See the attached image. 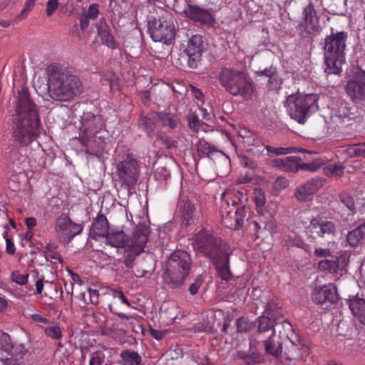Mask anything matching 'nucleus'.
<instances>
[{"label":"nucleus","instance_id":"1","mask_svg":"<svg viewBox=\"0 0 365 365\" xmlns=\"http://www.w3.org/2000/svg\"><path fill=\"white\" fill-rule=\"evenodd\" d=\"M14 119L13 138L21 146H27L41 133V120L37 106L27 88L19 92Z\"/></svg>","mask_w":365,"mask_h":365},{"label":"nucleus","instance_id":"2","mask_svg":"<svg viewBox=\"0 0 365 365\" xmlns=\"http://www.w3.org/2000/svg\"><path fill=\"white\" fill-rule=\"evenodd\" d=\"M48 93L53 101L68 102L80 95L83 85L79 78L58 64L48 68Z\"/></svg>","mask_w":365,"mask_h":365},{"label":"nucleus","instance_id":"3","mask_svg":"<svg viewBox=\"0 0 365 365\" xmlns=\"http://www.w3.org/2000/svg\"><path fill=\"white\" fill-rule=\"evenodd\" d=\"M348 34L346 31L334 32L327 36L324 41V72L327 74H340L341 65L345 62L344 51Z\"/></svg>","mask_w":365,"mask_h":365},{"label":"nucleus","instance_id":"4","mask_svg":"<svg viewBox=\"0 0 365 365\" xmlns=\"http://www.w3.org/2000/svg\"><path fill=\"white\" fill-rule=\"evenodd\" d=\"M192 259L184 250H176L169 257L163 274L165 282L172 289L180 287L190 274Z\"/></svg>","mask_w":365,"mask_h":365},{"label":"nucleus","instance_id":"5","mask_svg":"<svg viewBox=\"0 0 365 365\" xmlns=\"http://www.w3.org/2000/svg\"><path fill=\"white\" fill-rule=\"evenodd\" d=\"M222 87L233 96L251 98L253 87L246 73L231 67L221 68L217 77Z\"/></svg>","mask_w":365,"mask_h":365},{"label":"nucleus","instance_id":"6","mask_svg":"<svg viewBox=\"0 0 365 365\" xmlns=\"http://www.w3.org/2000/svg\"><path fill=\"white\" fill-rule=\"evenodd\" d=\"M319 97L317 94H303L297 92L289 95L285 101L287 111L289 116L301 124L317 110Z\"/></svg>","mask_w":365,"mask_h":365},{"label":"nucleus","instance_id":"7","mask_svg":"<svg viewBox=\"0 0 365 365\" xmlns=\"http://www.w3.org/2000/svg\"><path fill=\"white\" fill-rule=\"evenodd\" d=\"M158 16L148 22L150 37L154 41L170 44L175 36V29L172 14L159 8Z\"/></svg>","mask_w":365,"mask_h":365},{"label":"nucleus","instance_id":"8","mask_svg":"<svg viewBox=\"0 0 365 365\" xmlns=\"http://www.w3.org/2000/svg\"><path fill=\"white\" fill-rule=\"evenodd\" d=\"M192 246L194 250L211 261L228 251L227 245L222 238L215 236L210 231L205 229L195 234Z\"/></svg>","mask_w":365,"mask_h":365},{"label":"nucleus","instance_id":"9","mask_svg":"<svg viewBox=\"0 0 365 365\" xmlns=\"http://www.w3.org/2000/svg\"><path fill=\"white\" fill-rule=\"evenodd\" d=\"M116 171L121 187L130 192L136 185L140 173V164L134 155L124 154L117 163Z\"/></svg>","mask_w":365,"mask_h":365},{"label":"nucleus","instance_id":"10","mask_svg":"<svg viewBox=\"0 0 365 365\" xmlns=\"http://www.w3.org/2000/svg\"><path fill=\"white\" fill-rule=\"evenodd\" d=\"M149 232V227L145 223H140L136 227L131 236L128 248L125 250L128 253L121 261L124 265L123 268L128 270L133 267L135 257L144 251Z\"/></svg>","mask_w":365,"mask_h":365},{"label":"nucleus","instance_id":"11","mask_svg":"<svg viewBox=\"0 0 365 365\" xmlns=\"http://www.w3.org/2000/svg\"><path fill=\"white\" fill-rule=\"evenodd\" d=\"M250 207L247 205H241L240 207H235L230 205L227 200V207L222 205L221 216L222 223L226 227L235 230H240L244 225V221L250 212Z\"/></svg>","mask_w":365,"mask_h":365},{"label":"nucleus","instance_id":"12","mask_svg":"<svg viewBox=\"0 0 365 365\" xmlns=\"http://www.w3.org/2000/svg\"><path fill=\"white\" fill-rule=\"evenodd\" d=\"M289 331L282 332L279 336L275 335L264 341L265 349L268 354L278 356L282 351V345L290 347L292 351L297 349L299 340L294 333L289 334Z\"/></svg>","mask_w":365,"mask_h":365},{"label":"nucleus","instance_id":"13","mask_svg":"<svg viewBox=\"0 0 365 365\" xmlns=\"http://www.w3.org/2000/svg\"><path fill=\"white\" fill-rule=\"evenodd\" d=\"M83 230L81 224L73 222L66 214L61 215L56 221L55 231L61 242L68 243Z\"/></svg>","mask_w":365,"mask_h":365},{"label":"nucleus","instance_id":"14","mask_svg":"<svg viewBox=\"0 0 365 365\" xmlns=\"http://www.w3.org/2000/svg\"><path fill=\"white\" fill-rule=\"evenodd\" d=\"M205 51L203 38L196 34L189 38L185 50L188 56L187 65L190 68H196L201 60L202 52Z\"/></svg>","mask_w":365,"mask_h":365},{"label":"nucleus","instance_id":"15","mask_svg":"<svg viewBox=\"0 0 365 365\" xmlns=\"http://www.w3.org/2000/svg\"><path fill=\"white\" fill-rule=\"evenodd\" d=\"M307 231L313 237H324L326 235L334 236L336 234V225L331 220H324L319 216L312 217Z\"/></svg>","mask_w":365,"mask_h":365},{"label":"nucleus","instance_id":"16","mask_svg":"<svg viewBox=\"0 0 365 365\" xmlns=\"http://www.w3.org/2000/svg\"><path fill=\"white\" fill-rule=\"evenodd\" d=\"M81 133L101 134L105 127V121L101 115L84 112L81 116Z\"/></svg>","mask_w":365,"mask_h":365},{"label":"nucleus","instance_id":"17","mask_svg":"<svg viewBox=\"0 0 365 365\" xmlns=\"http://www.w3.org/2000/svg\"><path fill=\"white\" fill-rule=\"evenodd\" d=\"M345 91L353 102L359 103L365 100V76L349 80Z\"/></svg>","mask_w":365,"mask_h":365},{"label":"nucleus","instance_id":"18","mask_svg":"<svg viewBox=\"0 0 365 365\" xmlns=\"http://www.w3.org/2000/svg\"><path fill=\"white\" fill-rule=\"evenodd\" d=\"M185 13L190 19L200 24L212 26L215 24L214 17L210 11L197 5L188 4Z\"/></svg>","mask_w":365,"mask_h":365},{"label":"nucleus","instance_id":"19","mask_svg":"<svg viewBox=\"0 0 365 365\" xmlns=\"http://www.w3.org/2000/svg\"><path fill=\"white\" fill-rule=\"evenodd\" d=\"M312 300L319 304L325 303L334 304L337 299V294L335 287L331 284L315 288L312 294Z\"/></svg>","mask_w":365,"mask_h":365},{"label":"nucleus","instance_id":"20","mask_svg":"<svg viewBox=\"0 0 365 365\" xmlns=\"http://www.w3.org/2000/svg\"><path fill=\"white\" fill-rule=\"evenodd\" d=\"M321 179H312L304 185H299L294 193L297 200L306 202L311 199L315 192L322 186Z\"/></svg>","mask_w":365,"mask_h":365},{"label":"nucleus","instance_id":"21","mask_svg":"<svg viewBox=\"0 0 365 365\" xmlns=\"http://www.w3.org/2000/svg\"><path fill=\"white\" fill-rule=\"evenodd\" d=\"M109 231V224L106 217L99 212L93 220L89 231V237L93 240L104 237Z\"/></svg>","mask_w":365,"mask_h":365},{"label":"nucleus","instance_id":"22","mask_svg":"<svg viewBox=\"0 0 365 365\" xmlns=\"http://www.w3.org/2000/svg\"><path fill=\"white\" fill-rule=\"evenodd\" d=\"M80 140L81 144L86 147V152L93 153L103 148L105 136L99 134L83 133Z\"/></svg>","mask_w":365,"mask_h":365},{"label":"nucleus","instance_id":"23","mask_svg":"<svg viewBox=\"0 0 365 365\" xmlns=\"http://www.w3.org/2000/svg\"><path fill=\"white\" fill-rule=\"evenodd\" d=\"M297 31L301 40L307 43H312L314 37L321 31L319 24H312L302 21L296 26Z\"/></svg>","mask_w":365,"mask_h":365},{"label":"nucleus","instance_id":"24","mask_svg":"<svg viewBox=\"0 0 365 365\" xmlns=\"http://www.w3.org/2000/svg\"><path fill=\"white\" fill-rule=\"evenodd\" d=\"M258 77L264 76L268 78L267 87L270 91H276L280 88L282 83L276 67L271 66L264 70H259L255 72Z\"/></svg>","mask_w":365,"mask_h":365},{"label":"nucleus","instance_id":"25","mask_svg":"<svg viewBox=\"0 0 365 365\" xmlns=\"http://www.w3.org/2000/svg\"><path fill=\"white\" fill-rule=\"evenodd\" d=\"M212 262L217 269L218 276L225 281H229L232 278V274L230 269V255L228 251L220 257L212 260Z\"/></svg>","mask_w":365,"mask_h":365},{"label":"nucleus","instance_id":"26","mask_svg":"<svg viewBox=\"0 0 365 365\" xmlns=\"http://www.w3.org/2000/svg\"><path fill=\"white\" fill-rule=\"evenodd\" d=\"M180 212L182 215V223L187 226L193 223L196 210V204L188 198H182L179 202Z\"/></svg>","mask_w":365,"mask_h":365},{"label":"nucleus","instance_id":"27","mask_svg":"<svg viewBox=\"0 0 365 365\" xmlns=\"http://www.w3.org/2000/svg\"><path fill=\"white\" fill-rule=\"evenodd\" d=\"M258 329L259 332H265L272 330L273 333L277 331L282 334V329L284 331H292V325L289 321H258Z\"/></svg>","mask_w":365,"mask_h":365},{"label":"nucleus","instance_id":"28","mask_svg":"<svg viewBox=\"0 0 365 365\" xmlns=\"http://www.w3.org/2000/svg\"><path fill=\"white\" fill-rule=\"evenodd\" d=\"M300 158L289 156L285 158H275L269 161V165L273 168H279L284 172H297V160Z\"/></svg>","mask_w":365,"mask_h":365},{"label":"nucleus","instance_id":"29","mask_svg":"<svg viewBox=\"0 0 365 365\" xmlns=\"http://www.w3.org/2000/svg\"><path fill=\"white\" fill-rule=\"evenodd\" d=\"M328 207L335 220L347 222L350 220V214H348L338 197L329 202Z\"/></svg>","mask_w":365,"mask_h":365},{"label":"nucleus","instance_id":"30","mask_svg":"<svg viewBox=\"0 0 365 365\" xmlns=\"http://www.w3.org/2000/svg\"><path fill=\"white\" fill-rule=\"evenodd\" d=\"M104 237L106 239V244L113 247H124L125 250L128 248V244L131 240V237L128 238L123 231H108Z\"/></svg>","mask_w":365,"mask_h":365},{"label":"nucleus","instance_id":"31","mask_svg":"<svg viewBox=\"0 0 365 365\" xmlns=\"http://www.w3.org/2000/svg\"><path fill=\"white\" fill-rule=\"evenodd\" d=\"M346 303L353 316L359 319H365V299L353 296L346 300Z\"/></svg>","mask_w":365,"mask_h":365},{"label":"nucleus","instance_id":"32","mask_svg":"<svg viewBox=\"0 0 365 365\" xmlns=\"http://www.w3.org/2000/svg\"><path fill=\"white\" fill-rule=\"evenodd\" d=\"M158 112H152L146 115H142L138 119V125L140 129L147 133L148 135H151L155 129L158 119Z\"/></svg>","mask_w":365,"mask_h":365},{"label":"nucleus","instance_id":"33","mask_svg":"<svg viewBox=\"0 0 365 365\" xmlns=\"http://www.w3.org/2000/svg\"><path fill=\"white\" fill-rule=\"evenodd\" d=\"M284 316L281 307L275 302H271L266 305L262 315L256 319H278Z\"/></svg>","mask_w":365,"mask_h":365},{"label":"nucleus","instance_id":"34","mask_svg":"<svg viewBox=\"0 0 365 365\" xmlns=\"http://www.w3.org/2000/svg\"><path fill=\"white\" fill-rule=\"evenodd\" d=\"M197 151L200 158L207 156L212 158L217 153H222L215 145L209 143L204 139L199 140L197 144Z\"/></svg>","mask_w":365,"mask_h":365},{"label":"nucleus","instance_id":"35","mask_svg":"<svg viewBox=\"0 0 365 365\" xmlns=\"http://www.w3.org/2000/svg\"><path fill=\"white\" fill-rule=\"evenodd\" d=\"M345 261V257L340 256L335 259H323L317 263L318 269L321 271H327L329 273H336L339 268L341 260Z\"/></svg>","mask_w":365,"mask_h":365},{"label":"nucleus","instance_id":"36","mask_svg":"<svg viewBox=\"0 0 365 365\" xmlns=\"http://www.w3.org/2000/svg\"><path fill=\"white\" fill-rule=\"evenodd\" d=\"M229 196L225 199V202L227 205V200L230 202V205H233L235 207H240L241 205H247V195L242 191H233L228 194Z\"/></svg>","mask_w":365,"mask_h":365},{"label":"nucleus","instance_id":"37","mask_svg":"<svg viewBox=\"0 0 365 365\" xmlns=\"http://www.w3.org/2000/svg\"><path fill=\"white\" fill-rule=\"evenodd\" d=\"M120 356V364L121 365H138L141 362V356L136 351L123 350Z\"/></svg>","mask_w":365,"mask_h":365},{"label":"nucleus","instance_id":"38","mask_svg":"<svg viewBox=\"0 0 365 365\" xmlns=\"http://www.w3.org/2000/svg\"><path fill=\"white\" fill-rule=\"evenodd\" d=\"M158 119L160 121L163 127H167L170 129H174L178 127L179 119L176 115L170 113H164L161 112H158Z\"/></svg>","mask_w":365,"mask_h":365},{"label":"nucleus","instance_id":"39","mask_svg":"<svg viewBox=\"0 0 365 365\" xmlns=\"http://www.w3.org/2000/svg\"><path fill=\"white\" fill-rule=\"evenodd\" d=\"M338 198L346 210L348 214H350V217L356 213L357 209L353 196L348 193H340L338 195Z\"/></svg>","mask_w":365,"mask_h":365},{"label":"nucleus","instance_id":"40","mask_svg":"<svg viewBox=\"0 0 365 365\" xmlns=\"http://www.w3.org/2000/svg\"><path fill=\"white\" fill-rule=\"evenodd\" d=\"M303 21L312 24H319L317 11L312 2H309L302 11Z\"/></svg>","mask_w":365,"mask_h":365},{"label":"nucleus","instance_id":"41","mask_svg":"<svg viewBox=\"0 0 365 365\" xmlns=\"http://www.w3.org/2000/svg\"><path fill=\"white\" fill-rule=\"evenodd\" d=\"M265 150H267L268 155H284L289 153H295L297 152H302V149H298L294 147L292 148H274L271 145H266L264 147Z\"/></svg>","mask_w":365,"mask_h":365},{"label":"nucleus","instance_id":"42","mask_svg":"<svg viewBox=\"0 0 365 365\" xmlns=\"http://www.w3.org/2000/svg\"><path fill=\"white\" fill-rule=\"evenodd\" d=\"M102 82L103 84L108 85L111 91H118L120 89L118 78L111 71L104 74Z\"/></svg>","mask_w":365,"mask_h":365},{"label":"nucleus","instance_id":"43","mask_svg":"<svg viewBox=\"0 0 365 365\" xmlns=\"http://www.w3.org/2000/svg\"><path fill=\"white\" fill-rule=\"evenodd\" d=\"M99 36L101 39L102 43L106 45L110 48L115 49L118 47V45L115 41L113 35L110 34V30L103 33Z\"/></svg>","mask_w":365,"mask_h":365},{"label":"nucleus","instance_id":"44","mask_svg":"<svg viewBox=\"0 0 365 365\" xmlns=\"http://www.w3.org/2000/svg\"><path fill=\"white\" fill-rule=\"evenodd\" d=\"M322 163L319 161H312L309 163H299V160H297V171L302 170L304 171L314 172L321 167Z\"/></svg>","mask_w":365,"mask_h":365},{"label":"nucleus","instance_id":"45","mask_svg":"<svg viewBox=\"0 0 365 365\" xmlns=\"http://www.w3.org/2000/svg\"><path fill=\"white\" fill-rule=\"evenodd\" d=\"M11 350L14 356L21 360L28 353L29 349L23 344H15L12 346Z\"/></svg>","mask_w":365,"mask_h":365},{"label":"nucleus","instance_id":"46","mask_svg":"<svg viewBox=\"0 0 365 365\" xmlns=\"http://www.w3.org/2000/svg\"><path fill=\"white\" fill-rule=\"evenodd\" d=\"M12 343L11 341L10 336L6 333L0 334V347L5 351H11Z\"/></svg>","mask_w":365,"mask_h":365},{"label":"nucleus","instance_id":"47","mask_svg":"<svg viewBox=\"0 0 365 365\" xmlns=\"http://www.w3.org/2000/svg\"><path fill=\"white\" fill-rule=\"evenodd\" d=\"M43 255L45 257V259L46 262H53L52 260H55L56 262H58L60 264H63V259L61 256V255L55 251H50V252H43Z\"/></svg>","mask_w":365,"mask_h":365},{"label":"nucleus","instance_id":"48","mask_svg":"<svg viewBox=\"0 0 365 365\" xmlns=\"http://www.w3.org/2000/svg\"><path fill=\"white\" fill-rule=\"evenodd\" d=\"M346 240L349 245L351 247H356L359 242L362 240L361 238H359V234L356 230H354L348 233Z\"/></svg>","mask_w":365,"mask_h":365},{"label":"nucleus","instance_id":"49","mask_svg":"<svg viewBox=\"0 0 365 365\" xmlns=\"http://www.w3.org/2000/svg\"><path fill=\"white\" fill-rule=\"evenodd\" d=\"M160 140L162 145L167 149L175 148L178 146V141L168 136H161Z\"/></svg>","mask_w":365,"mask_h":365},{"label":"nucleus","instance_id":"50","mask_svg":"<svg viewBox=\"0 0 365 365\" xmlns=\"http://www.w3.org/2000/svg\"><path fill=\"white\" fill-rule=\"evenodd\" d=\"M98 4H92L88 7L87 11L86 13H83L86 16L89 18L91 20H94L97 19L98 14H99V9H98Z\"/></svg>","mask_w":365,"mask_h":365},{"label":"nucleus","instance_id":"51","mask_svg":"<svg viewBox=\"0 0 365 365\" xmlns=\"http://www.w3.org/2000/svg\"><path fill=\"white\" fill-rule=\"evenodd\" d=\"M45 332L48 336L56 339H58L61 337V330L57 326L46 328Z\"/></svg>","mask_w":365,"mask_h":365},{"label":"nucleus","instance_id":"52","mask_svg":"<svg viewBox=\"0 0 365 365\" xmlns=\"http://www.w3.org/2000/svg\"><path fill=\"white\" fill-rule=\"evenodd\" d=\"M28 274H21L18 272L11 274V280L19 284H25L28 281Z\"/></svg>","mask_w":365,"mask_h":365},{"label":"nucleus","instance_id":"53","mask_svg":"<svg viewBox=\"0 0 365 365\" xmlns=\"http://www.w3.org/2000/svg\"><path fill=\"white\" fill-rule=\"evenodd\" d=\"M203 279L201 276H198L195 279V281L189 287V292L191 294L194 295L198 292L200 287L202 284Z\"/></svg>","mask_w":365,"mask_h":365},{"label":"nucleus","instance_id":"54","mask_svg":"<svg viewBox=\"0 0 365 365\" xmlns=\"http://www.w3.org/2000/svg\"><path fill=\"white\" fill-rule=\"evenodd\" d=\"M287 244L290 247H297L299 248H304L306 245L305 242L302 239L296 236L294 237L289 236L287 240Z\"/></svg>","mask_w":365,"mask_h":365},{"label":"nucleus","instance_id":"55","mask_svg":"<svg viewBox=\"0 0 365 365\" xmlns=\"http://www.w3.org/2000/svg\"><path fill=\"white\" fill-rule=\"evenodd\" d=\"M255 201L257 207L263 206L265 204L266 199L264 192L262 190H256L254 192Z\"/></svg>","mask_w":365,"mask_h":365},{"label":"nucleus","instance_id":"56","mask_svg":"<svg viewBox=\"0 0 365 365\" xmlns=\"http://www.w3.org/2000/svg\"><path fill=\"white\" fill-rule=\"evenodd\" d=\"M59 5L58 0H48L46 4V14L47 16H51L56 10L58 9Z\"/></svg>","mask_w":365,"mask_h":365},{"label":"nucleus","instance_id":"57","mask_svg":"<svg viewBox=\"0 0 365 365\" xmlns=\"http://www.w3.org/2000/svg\"><path fill=\"white\" fill-rule=\"evenodd\" d=\"M78 19L79 21V27L81 28V30L83 31V32H85L86 30L88 28L89 26V24H90V19L88 18L87 16H86V15H84V14H81L78 17Z\"/></svg>","mask_w":365,"mask_h":365},{"label":"nucleus","instance_id":"58","mask_svg":"<svg viewBox=\"0 0 365 365\" xmlns=\"http://www.w3.org/2000/svg\"><path fill=\"white\" fill-rule=\"evenodd\" d=\"M96 27H97L98 36H100L103 33L106 32L107 31L110 30L109 26L107 24L106 19H104V18L101 19L98 21V23L96 24Z\"/></svg>","mask_w":365,"mask_h":365},{"label":"nucleus","instance_id":"59","mask_svg":"<svg viewBox=\"0 0 365 365\" xmlns=\"http://www.w3.org/2000/svg\"><path fill=\"white\" fill-rule=\"evenodd\" d=\"M314 255L317 257H327L331 256V252L328 248H315L314 251Z\"/></svg>","mask_w":365,"mask_h":365},{"label":"nucleus","instance_id":"60","mask_svg":"<svg viewBox=\"0 0 365 365\" xmlns=\"http://www.w3.org/2000/svg\"><path fill=\"white\" fill-rule=\"evenodd\" d=\"M288 180L285 178H278L274 182V188L277 190L285 189L288 186Z\"/></svg>","mask_w":365,"mask_h":365},{"label":"nucleus","instance_id":"61","mask_svg":"<svg viewBox=\"0 0 365 365\" xmlns=\"http://www.w3.org/2000/svg\"><path fill=\"white\" fill-rule=\"evenodd\" d=\"M189 126L190 128L197 130L200 125L198 116L195 113H192L188 118Z\"/></svg>","mask_w":365,"mask_h":365},{"label":"nucleus","instance_id":"62","mask_svg":"<svg viewBox=\"0 0 365 365\" xmlns=\"http://www.w3.org/2000/svg\"><path fill=\"white\" fill-rule=\"evenodd\" d=\"M0 365H23V361L14 357L0 359Z\"/></svg>","mask_w":365,"mask_h":365},{"label":"nucleus","instance_id":"63","mask_svg":"<svg viewBox=\"0 0 365 365\" xmlns=\"http://www.w3.org/2000/svg\"><path fill=\"white\" fill-rule=\"evenodd\" d=\"M88 294L89 297L90 302L93 304H96L98 303V291L96 289H93L91 288H88Z\"/></svg>","mask_w":365,"mask_h":365},{"label":"nucleus","instance_id":"64","mask_svg":"<svg viewBox=\"0 0 365 365\" xmlns=\"http://www.w3.org/2000/svg\"><path fill=\"white\" fill-rule=\"evenodd\" d=\"M250 321H236V326L239 331H247L251 328Z\"/></svg>","mask_w":365,"mask_h":365}]
</instances>
